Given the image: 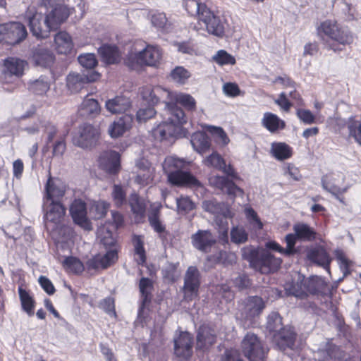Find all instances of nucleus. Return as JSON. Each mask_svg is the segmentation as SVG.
Instances as JSON below:
<instances>
[{"mask_svg": "<svg viewBox=\"0 0 361 361\" xmlns=\"http://www.w3.org/2000/svg\"><path fill=\"white\" fill-rule=\"evenodd\" d=\"M270 154L278 161H284L292 157L293 149L284 142H274L271 144Z\"/></svg>", "mask_w": 361, "mask_h": 361, "instance_id": "473e14b6", "label": "nucleus"}, {"mask_svg": "<svg viewBox=\"0 0 361 361\" xmlns=\"http://www.w3.org/2000/svg\"><path fill=\"white\" fill-rule=\"evenodd\" d=\"M27 36L25 26L20 22H8L0 24V41L15 45L23 42Z\"/></svg>", "mask_w": 361, "mask_h": 361, "instance_id": "9d476101", "label": "nucleus"}, {"mask_svg": "<svg viewBox=\"0 0 361 361\" xmlns=\"http://www.w3.org/2000/svg\"><path fill=\"white\" fill-rule=\"evenodd\" d=\"M97 163L99 168L109 175L116 176L121 169V155L114 150L101 152Z\"/></svg>", "mask_w": 361, "mask_h": 361, "instance_id": "ddd939ff", "label": "nucleus"}, {"mask_svg": "<svg viewBox=\"0 0 361 361\" xmlns=\"http://www.w3.org/2000/svg\"><path fill=\"white\" fill-rule=\"evenodd\" d=\"M62 265L67 272L77 275L82 274L85 269L83 263L78 258L73 256L66 257Z\"/></svg>", "mask_w": 361, "mask_h": 361, "instance_id": "a19ab883", "label": "nucleus"}, {"mask_svg": "<svg viewBox=\"0 0 361 361\" xmlns=\"http://www.w3.org/2000/svg\"><path fill=\"white\" fill-rule=\"evenodd\" d=\"M307 257L310 262L322 267L328 272H330L332 258L324 247L319 246L310 250L307 252Z\"/></svg>", "mask_w": 361, "mask_h": 361, "instance_id": "bb28decb", "label": "nucleus"}, {"mask_svg": "<svg viewBox=\"0 0 361 361\" xmlns=\"http://www.w3.org/2000/svg\"><path fill=\"white\" fill-rule=\"evenodd\" d=\"M78 62L81 66L87 69H93L97 66L98 62L94 54H85L80 55L78 58Z\"/></svg>", "mask_w": 361, "mask_h": 361, "instance_id": "0e129e2a", "label": "nucleus"}, {"mask_svg": "<svg viewBox=\"0 0 361 361\" xmlns=\"http://www.w3.org/2000/svg\"><path fill=\"white\" fill-rule=\"evenodd\" d=\"M339 178L340 175H335L334 173L326 174L322 178V185L325 190L343 202L342 197L348 191V187H341L338 183Z\"/></svg>", "mask_w": 361, "mask_h": 361, "instance_id": "b1692460", "label": "nucleus"}, {"mask_svg": "<svg viewBox=\"0 0 361 361\" xmlns=\"http://www.w3.org/2000/svg\"><path fill=\"white\" fill-rule=\"evenodd\" d=\"M297 334L294 329L286 326L272 335L273 342L281 349H293L296 341Z\"/></svg>", "mask_w": 361, "mask_h": 361, "instance_id": "5701e85b", "label": "nucleus"}, {"mask_svg": "<svg viewBox=\"0 0 361 361\" xmlns=\"http://www.w3.org/2000/svg\"><path fill=\"white\" fill-rule=\"evenodd\" d=\"M224 159L216 152H214L204 160V164L208 167H212L220 170L224 164Z\"/></svg>", "mask_w": 361, "mask_h": 361, "instance_id": "bf43d9fd", "label": "nucleus"}, {"mask_svg": "<svg viewBox=\"0 0 361 361\" xmlns=\"http://www.w3.org/2000/svg\"><path fill=\"white\" fill-rule=\"evenodd\" d=\"M161 58V53L158 47L147 45L142 51L130 55L128 64L133 69L137 66H156Z\"/></svg>", "mask_w": 361, "mask_h": 361, "instance_id": "1a4fd4ad", "label": "nucleus"}, {"mask_svg": "<svg viewBox=\"0 0 361 361\" xmlns=\"http://www.w3.org/2000/svg\"><path fill=\"white\" fill-rule=\"evenodd\" d=\"M55 49L59 54H71L73 51V42L71 35L65 31H60L54 37Z\"/></svg>", "mask_w": 361, "mask_h": 361, "instance_id": "c756f323", "label": "nucleus"}, {"mask_svg": "<svg viewBox=\"0 0 361 361\" xmlns=\"http://www.w3.org/2000/svg\"><path fill=\"white\" fill-rule=\"evenodd\" d=\"M169 77L175 83L183 85L187 83L191 73L183 66H178L171 70Z\"/></svg>", "mask_w": 361, "mask_h": 361, "instance_id": "37998d69", "label": "nucleus"}, {"mask_svg": "<svg viewBox=\"0 0 361 361\" xmlns=\"http://www.w3.org/2000/svg\"><path fill=\"white\" fill-rule=\"evenodd\" d=\"M245 214L252 228L260 231L263 228V223L257 215V213L251 207L245 209Z\"/></svg>", "mask_w": 361, "mask_h": 361, "instance_id": "864d4df0", "label": "nucleus"}, {"mask_svg": "<svg viewBox=\"0 0 361 361\" xmlns=\"http://www.w3.org/2000/svg\"><path fill=\"white\" fill-rule=\"evenodd\" d=\"M217 335L214 327L209 324L200 326L197 333V348L205 350L216 342Z\"/></svg>", "mask_w": 361, "mask_h": 361, "instance_id": "393cba45", "label": "nucleus"}, {"mask_svg": "<svg viewBox=\"0 0 361 361\" xmlns=\"http://www.w3.org/2000/svg\"><path fill=\"white\" fill-rule=\"evenodd\" d=\"M66 8L59 6L51 9L46 16L35 11L28 16V25L37 39H46L51 31L56 30L69 17Z\"/></svg>", "mask_w": 361, "mask_h": 361, "instance_id": "7ed1b4c3", "label": "nucleus"}, {"mask_svg": "<svg viewBox=\"0 0 361 361\" xmlns=\"http://www.w3.org/2000/svg\"><path fill=\"white\" fill-rule=\"evenodd\" d=\"M208 8L206 3L201 2L200 0H185V8L187 12L192 16H197V18L201 17V13L203 12V9Z\"/></svg>", "mask_w": 361, "mask_h": 361, "instance_id": "de8ad7c7", "label": "nucleus"}, {"mask_svg": "<svg viewBox=\"0 0 361 361\" xmlns=\"http://www.w3.org/2000/svg\"><path fill=\"white\" fill-rule=\"evenodd\" d=\"M197 23L200 25H203L204 30L211 35L219 38L225 36L226 20L219 15L217 11H214L209 7H204Z\"/></svg>", "mask_w": 361, "mask_h": 361, "instance_id": "6e6552de", "label": "nucleus"}, {"mask_svg": "<svg viewBox=\"0 0 361 361\" xmlns=\"http://www.w3.org/2000/svg\"><path fill=\"white\" fill-rule=\"evenodd\" d=\"M70 214L73 222L86 231H91L92 225L87 217L86 202L82 199H75L70 205Z\"/></svg>", "mask_w": 361, "mask_h": 361, "instance_id": "2eb2a0df", "label": "nucleus"}, {"mask_svg": "<svg viewBox=\"0 0 361 361\" xmlns=\"http://www.w3.org/2000/svg\"><path fill=\"white\" fill-rule=\"evenodd\" d=\"M298 240L295 233H288L285 237L286 247H283V255L291 256L298 252L295 248L296 240Z\"/></svg>", "mask_w": 361, "mask_h": 361, "instance_id": "052dcab7", "label": "nucleus"}, {"mask_svg": "<svg viewBox=\"0 0 361 361\" xmlns=\"http://www.w3.org/2000/svg\"><path fill=\"white\" fill-rule=\"evenodd\" d=\"M102 60L106 64H116L121 61V54L116 45L104 44L99 49Z\"/></svg>", "mask_w": 361, "mask_h": 361, "instance_id": "7c9ffc66", "label": "nucleus"}, {"mask_svg": "<svg viewBox=\"0 0 361 361\" xmlns=\"http://www.w3.org/2000/svg\"><path fill=\"white\" fill-rule=\"evenodd\" d=\"M192 145L200 154L205 153L211 147V140L209 136L203 132H197L192 135Z\"/></svg>", "mask_w": 361, "mask_h": 361, "instance_id": "4c0bfd02", "label": "nucleus"}, {"mask_svg": "<svg viewBox=\"0 0 361 361\" xmlns=\"http://www.w3.org/2000/svg\"><path fill=\"white\" fill-rule=\"evenodd\" d=\"M129 205L135 218L140 219L145 218L147 205L145 201L142 199L138 194L135 192L130 194Z\"/></svg>", "mask_w": 361, "mask_h": 361, "instance_id": "e433bc0d", "label": "nucleus"}, {"mask_svg": "<svg viewBox=\"0 0 361 361\" xmlns=\"http://www.w3.org/2000/svg\"><path fill=\"white\" fill-rule=\"evenodd\" d=\"M323 353V361H328L329 360H341L343 357V351L339 346L331 342L326 343Z\"/></svg>", "mask_w": 361, "mask_h": 361, "instance_id": "a18cd8bd", "label": "nucleus"}, {"mask_svg": "<svg viewBox=\"0 0 361 361\" xmlns=\"http://www.w3.org/2000/svg\"><path fill=\"white\" fill-rule=\"evenodd\" d=\"M293 231L298 239L301 241L312 242L317 238V233L314 228L305 223L295 224Z\"/></svg>", "mask_w": 361, "mask_h": 361, "instance_id": "f704fd0d", "label": "nucleus"}, {"mask_svg": "<svg viewBox=\"0 0 361 361\" xmlns=\"http://www.w3.org/2000/svg\"><path fill=\"white\" fill-rule=\"evenodd\" d=\"M214 61L220 66L235 65L236 60L233 56L228 54L226 51L221 49L213 56Z\"/></svg>", "mask_w": 361, "mask_h": 361, "instance_id": "5fc2aeb1", "label": "nucleus"}, {"mask_svg": "<svg viewBox=\"0 0 361 361\" xmlns=\"http://www.w3.org/2000/svg\"><path fill=\"white\" fill-rule=\"evenodd\" d=\"M335 256L338 262L340 269L343 274V276H346L350 275L352 272L350 269L352 262L345 257L344 252L341 250H335Z\"/></svg>", "mask_w": 361, "mask_h": 361, "instance_id": "603ef678", "label": "nucleus"}, {"mask_svg": "<svg viewBox=\"0 0 361 361\" xmlns=\"http://www.w3.org/2000/svg\"><path fill=\"white\" fill-rule=\"evenodd\" d=\"M317 35L328 50L343 51L354 42L353 33L335 19H326L317 27Z\"/></svg>", "mask_w": 361, "mask_h": 361, "instance_id": "f03ea898", "label": "nucleus"}, {"mask_svg": "<svg viewBox=\"0 0 361 361\" xmlns=\"http://www.w3.org/2000/svg\"><path fill=\"white\" fill-rule=\"evenodd\" d=\"M283 318L278 312H271L267 318V329L270 332L275 334L283 329Z\"/></svg>", "mask_w": 361, "mask_h": 361, "instance_id": "3c124183", "label": "nucleus"}, {"mask_svg": "<svg viewBox=\"0 0 361 361\" xmlns=\"http://www.w3.org/2000/svg\"><path fill=\"white\" fill-rule=\"evenodd\" d=\"M347 128L349 136L361 146V121L356 120L355 116H351L347 122Z\"/></svg>", "mask_w": 361, "mask_h": 361, "instance_id": "8fccbe9b", "label": "nucleus"}, {"mask_svg": "<svg viewBox=\"0 0 361 361\" xmlns=\"http://www.w3.org/2000/svg\"><path fill=\"white\" fill-rule=\"evenodd\" d=\"M193 338L188 332H180L174 339V353L180 361H188L192 354Z\"/></svg>", "mask_w": 361, "mask_h": 361, "instance_id": "a211bd4d", "label": "nucleus"}, {"mask_svg": "<svg viewBox=\"0 0 361 361\" xmlns=\"http://www.w3.org/2000/svg\"><path fill=\"white\" fill-rule=\"evenodd\" d=\"M133 116L126 114L115 121L109 128V133L111 137L117 138L122 136L132 127Z\"/></svg>", "mask_w": 361, "mask_h": 361, "instance_id": "c85d7f7f", "label": "nucleus"}, {"mask_svg": "<svg viewBox=\"0 0 361 361\" xmlns=\"http://www.w3.org/2000/svg\"><path fill=\"white\" fill-rule=\"evenodd\" d=\"M262 125L271 133H275L286 128V122L271 112L264 114Z\"/></svg>", "mask_w": 361, "mask_h": 361, "instance_id": "2f4dec72", "label": "nucleus"}, {"mask_svg": "<svg viewBox=\"0 0 361 361\" xmlns=\"http://www.w3.org/2000/svg\"><path fill=\"white\" fill-rule=\"evenodd\" d=\"M265 302L259 296H248L241 304V313L246 319H252L260 315L265 308Z\"/></svg>", "mask_w": 361, "mask_h": 361, "instance_id": "6ab92c4d", "label": "nucleus"}, {"mask_svg": "<svg viewBox=\"0 0 361 361\" xmlns=\"http://www.w3.org/2000/svg\"><path fill=\"white\" fill-rule=\"evenodd\" d=\"M161 207L153 208L148 215V221L154 231L158 234L159 238L164 245L169 243L171 237L170 232L166 230V226L160 219Z\"/></svg>", "mask_w": 361, "mask_h": 361, "instance_id": "4be33fe9", "label": "nucleus"}, {"mask_svg": "<svg viewBox=\"0 0 361 361\" xmlns=\"http://www.w3.org/2000/svg\"><path fill=\"white\" fill-rule=\"evenodd\" d=\"M133 244L134 246L135 255L138 256L137 259L138 264H144L147 260L146 251L144 247L143 236L134 235L133 236Z\"/></svg>", "mask_w": 361, "mask_h": 361, "instance_id": "49530a36", "label": "nucleus"}, {"mask_svg": "<svg viewBox=\"0 0 361 361\" xmlns=\"http://www.w3.org/2000/svg\"><path fill=\"white\" fill-rule=\"evenodd\" d=\"M248 239V234L244 228L240 226L233 227L231 231V240L235 244L245 243Z\"/></svg>", "mask_w": 361, "mask_h": 361, "instance_id": "4d7b16f0", "label": "nucleus"}, {"mask_svg": "<svg viewBox=\"0 0 361 361\" xmlns=\"http://www.w3.org/2000/svg\"><path fill=\"white\" fill-rule=\"evenodd\" d=\"M241 348L244 355L250 361H264L267 351L257 335L248 332L241 342Z\"/></svg>", "mask_w": 361, "mask_h": 361, "instance_id": "9b49d317", "label": "nucleus"}, {"mask_svg": "<svg viewBox=\"0 0 361 361\" xmlns=\"http://www.w3.org/2000/svg\"><path fill=\"white\" fill-rule=\"evenodd\" d=\"M327 283L318 276H310L300 281L287 283L284 289L288 296H294L298 299H305L310 295H323Z\"/></svg>", "mask_w": 361, "mask_h": 361, "instance_id": "423d86ee", "label": "nucleus"}, {"mask_svg": "<svg viewBox=\"0 0 361 361\" xmlns=\"http://www.w3.org/2000/svg\"><path fill=\"white\" fill-rule=\"evenodd\" d=\"M156 114V111L154 106H148L146 108L140 109L136 114L137 120L140 122H145L149 118H152Z\"/></svg>", "mask_w": 361, "mask_h": 361, "instance_id": "69168bd1", "label": "nucleus"}, {"mask_svg": "<svg viewBox=\"0 0 361 361\" xmlns=\"http://www.w3.org/2000/svg\"><path fill=\"white\" fill-rule=\"evenodd\" d=\"M153 288L154 284L152 279L147 277H142L140 279L139 282V289L143 304L150 302Z\"/></svg>", "mask_w": 361, "mask_h": 361, "instance_id": "c03bdc74", "label": "nucleus"}, {"mask_svg": "<svg viewBox=\"0 0 361 361\" xmlns=\"http://www.w3.org/2000/svg\"><path fill=\"white\" fill-rule=\"evenodd\" d=\"M100 243L106 252L104 255H95L86 262V268L88 271L106 269L114 265L118 260L121 246L111 231H106L103 233Z\"/></svg>", "mask_w": 361, "mask_h": 361, "instance_id": "20e7f679", "label": "nucleus"}, {"mask_svg": "<svg viewBox=\"0 0 361 361\" xmlns=\"http://www.w3.org/2000/svg\"><path fill=\"white\" fill-rule=\"evenodd\" d=\"M242 257L249 262L252 268L262 274H269L279 270L282 259L276 257L266 249L247 246L242 249Z\"/></svg>", "mask_w": 361, "mask_h": 361, "instance_id": "39448f33", "label": "nucleus"}, {"mask_svg": "<svg viewBox=\"0 0 361 361\" xmlns=\"http://www.w3.org/2000/svg\"><path fill=\"white\" fill-rule=\"evenodd\" d=\"M191 242L195 248L207 253L216 243V239L209 230H198L191 235Z\"/></svg>", "mask_w": 361, "mask_h": 361, "instance_id": "412c9836", "label": "nucleus"}, {"mask_svg": "<svg viewBox=\"0 0 361 361\" xmlns=\"http://www.w3.org/2000/svg\"><path fill=\"white\" fill-rule=\"evenodd\" d=\"M275 103L285 112H288L293 105V103L290 102L285 92L279 94Z\"/></svg>", "mask_w": 361, "mask_h": 361, "instance_id": "774afa93", "label": "nucleus"}, {"mask_svg": "<svg viewBox=\"0 0 361 361\" xmlns=\"http://www.w3.org/2000/svg\"><path fill=\"white\" fill-rule=\"evenodd\" d=\"M100 131L92 125L85 123L80 126L78 134L73 137L75 145L83 149L92 148L99 140Z\"/></svg>", "mask_w": 361, "mask_h": 361, "instance_id": "f8f14e48", "label": "nucleus"}, {"mask_svg": "<svg viewBox=\"0 0 361 361\" xmlns=\"http://www.w3.org/2000/svg\"><path fill=\"white\" fill-rule=\"evenodd\" d=\"M219 171H222L227 176H213L209 179L211 184L233 198H235L237 194L243 195L244 194L243 190L228 178V177H231L233 180H242V178L235 171L233 166L230 164L226 165L224 161V164L221 166Z\"/></svg>", "mask_w": 361, "mask_h": 361, "instance_id": "0eeeda50", "label": "nucleus"}, {"mask_svg": "<svg viewBox=\"0 0 361 361\" xmlns=\"http://www.w3.org/2000/svg\"><path fill=\"white\" fill-rule=\"evenodd\" d=\"M109 203L104 201L95 202L92 207L91 212H93L94 219H100L106 216L109 209Z\"/></svg>", "mask_w": 361, "mask_h": 361, "instance_id": "6e6d98bb", "label": "nucleus"}, {"mask_svg": "<svg viewBox=\"0 0 361 361\" xmlns=\"http://www.w3.org/2000/svg\"><path fill=\"white\" fill-rule=\"evenodd\" d=\"M66 192V185L58 178H53L51 173L44 185L43 202H63Z\"/></svg>", "mask_w": 361, "mask_h": 361, "instance_id": "4468645a", "label": "nucleus"}, {"mask_svg": "<svg viewBox=\"0 0 361 361\" xmlns=\"http://www.w3.org/2000/svg\"><path fill=\"white\" fill-rule=\"evenodd\" d=\"M34 57L37 64L45 68H50L55 61L54 54L47 49H37Z\"/></svg>", "mask_w": 361, "mask_h": 361, "instance_id": "58836bf2", "label": "nucleus"}, {"mask_svg": "<svg viewBox=\"0 0 361 361\" xmlns=\"http://www.w3.org/2000/svg\"><path fill=\"white\" fill-rule=\"evenodd\" d=\"M131 106L130 98L123 95H117L105 102V107L112 114H124Z\"/></svg>", "mask_w": 361, "mask_h": 361, "instance_id": "cd10ccee", "label": "nucleus"}, {"mask_svg": "<svg viewBox=\"0 0 361 361\" xmlns=\"http://www.w3.org/2000/svg\"><path fill=\"white\" fill-rule=\"evenodd\" d=\"M100 76L94 71H90L86 75L71 73L66 77V86L71 93H78L85 84L98 80Z\"/></svg>", "mask_w": 361, "mask_h": 361, "instance_id": "dca6fc26", "label": "nucleus"}, {"mask_svg": "<svg viewBox=\"0 0 361 361\" xmlns=\"http://www.w3.org/2000/svg\"><path fill=\"white\" fill-rule=\"evenodd\" d=\"M27 62L25 61L16 57H8L4 61L6 72L16 77H20L23 75L24 68Z\"/></svg>", "mask_w": 361, "mask_h": 361, "instance_id": "c9c22d12", "label": "nucleus"}, {"mask_svg": "<svg viewBox=\"0 0 361 361\" xmlns=\"http://www.w3.org/2000/svg\"><path fill=\"white\" fill-rule=\"evenodd\" d=\"M80 110L83 116H95L101 111L100 105L97 99L88 98V95L83 99Z\"/></svg>", "mask_w": 361, "mask_h": 361, "instance_id": "79ce46f5", "label": "nucleus"}, {"mask_svg": "<svg viewBox=\"0 0 361 361\" xmlns=\"http://www.w3.org/2000/svg\"><path fill=\"white\" fill-rule=\"evenodd\" d=\"M38 282L42 288L49 295H54L56 292L54 286L51 280L45 276H40Z\"/></svg>", "mask_w": 361, "mask_h": 361, "instance_id": "338daca9", "label": "nucleus"}, {"mask_svg": "<svg viewBox=\"0 0 361 361\" xmlns=\"http://www.w3.org/2000/svg\"><path fill=\"white\" fill-rule=\"evenodd\" d=\"M43 210L44 219L55 225L61 224L66 214L63 202H43Z\"/></svg>", "mask_w": 361, "mask_h": 361, "instance_id": "aec40b11", "label": "nucleus"}, {"mask_svg": "<svg viewBox=\"0 0 361 361\" xmlns=\"http://www.w3.org/2000/svg\"><path fill=\"white\" fill-rule=\"evenodd\" d=\"M200 286V275L195 267H188L184 279V298L191 301L198 295Z\"/></svg>", "mask_w": 361, "mask_h": 361, "instance_id": "f3484780", "label": "nucleus"}, {"mask_svg": "<svg viewBox=\"0 0 361 361\" xmlns=\"http://www.w3.org/2000/svg\"><path fill=\"white\" fill-rule=\"evenodd\" d=\"M18 292L22 310L26 312L29 317H32L35 314V308L36 302L29 290L24 288V285L21 284L18 286Z\"/></svg>", "mask_w": 361, "mask_h": 361, "instance_id": "72a5a7b5", "label": "nucleus"}, {"mask_svg": "<svg viewBox=\"0 0 361 361\" xmlns=\"http://www.w3.org/2000/svg\"><path fill=\"white\" fill-rule=\"evenodd\" d=\"M49 88V82L43 77L30 82L28 85L29 91L37 95H44Z\"/></svg>", "mask_w": 361, "mask_h": 361, "instance_id": "09e8293b", "label": "nucleus"}, {"mask_svg": "<svg viewBox=\"0 0 361 361\" xmlns=\"http://www.w3.org/2000/svg\"><path fill=\"white\" fill-rule=\"evenodd\" d=\"M67 134L60 135L52 145V154L54 157H62L66 150V139Z\"/></svg>", "mask_w": 361, "mask_h": 361, "instance_id": "680f3d73", "label": "nucleus"}, {"mask_svg": "<svg viewBox=\"0 0 361 361\" xmlns=\"http://www.w3.org/2000/svg\"><path fill=\"white\" fill-rule=\"evenodd\" d=\"M175 102H167L166 109L169 114L168 121H164L152 130L153 137L160 141L176 137L179 134L181 126L187 122L183 110L178 106L180 104L188 111L196 110V101L189 94L176 93L172 97Z\"/></svg>", "mask_w": 361, "mask_h": 361, "instance_id": "f257e3e1", "label": "nucleus"}, {"mask_svg": "<svg viewBox=\"0 0 361 361\" xmlns=\"http://www.w3.org/2000/svg\"><path fill=\"white\" fill-rule=\"evenodd\" d=\"M112 198L117 207H121L126 200V193L120 185H114L112 191Z\"/></svg>", "mask_w": 361, "mask_h": 361, "instance_id": "e2e57ef3", "label": "nucleus"}, {"mask_svg": "<svg viewBox=\"0 0 361 361\" xmlns=\"http://www.w3.org/2000/svg\"><path fill=\"white\" fill-rule=\"evenodd\" d=\"M162 92V90L159 87H152L149 85L142 87L140 90V94L142 99L147 102L148 105L154 106L159 102V93Z\"/></svg>", "mask_w": 361, "mask_h": 361, "instance_id": "ea45409f", "label": "nucleus"}, {"mask_svg": "<svg viewBox=\"0 0 361 361\" xmlns=\"http://www.w3.org/2000/svg\"><path fill=\"white\" fill-rule=\"evenodd\" d=\"M169 183L176 186H197L199 180L190 172L177 170L168 175Z\"/></svg>", "mask_w": 361, "mask_h": 361, "instance_id": "a878e982", "label": "nucleus"}, {"mask_svg": "<svg viewBox=\"0 0 361 361\" xmlns=\"http://www.w3.org/2000/svg\"><path fill=\"white\" fill-rule=\"evenodd\" d=\"M176 203L178 212L185 214L195 208V203L189 197L181 196L177 198Z\"/></svg>", "mask_w": 361, "mask_h": 361, "instance_id": "13d9d810", "label": "nucleus"}]
</instances>
